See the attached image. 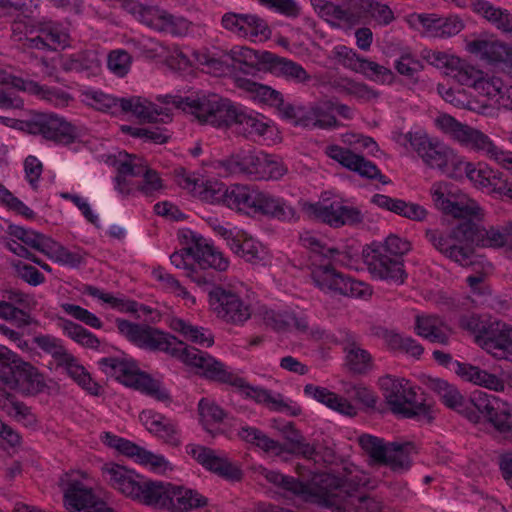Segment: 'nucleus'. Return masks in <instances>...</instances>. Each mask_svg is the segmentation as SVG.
Returning a JSON list of instances; mask_svg holds the SVG:
<instances>
[{
	"label": "nucleus",
	"instance_id": "nucleus-55",
	"mask_svg": "<svg viewBox=\"0 0 512 512\" xmlns=\"http://www.w3.org/2000/svg\"><path fill=\"white\" fill-rule=\"evenodd\" d=\"M142 177L143 180L138 184L137 190L145 196H153L155 192L164 188L163 181L157 171L146 168Z\"/></svg>",
	"mask_w": 512,
	"mask_h": 512
},
{
	"label": "nucleus",
	"instance_id": "nucleus-59",
	"mask_svg": "<svg viewBox=\"0 0 512 512\" xmlns=\"http://www.w3.org/2000/svg\"><path fill=\"white\" fill-rule=\"evenodd\" d=\"M230 249L239 257L244 258L247 262H253L259 259L257 246L254 244L252 239H241V236L237 240H233L230 243Z\"/></svg>",
	"mask_w": 512,
	"mask_h": 512
},
{
	"label": "nucleus",
	"instance_id": "nucleus-29",
	"mask_svg": "<svg viewBox=\"0 0 512 512\" xmlns=\"http://www.w3.org/2000/svg\"><path fill=\"white\" fill-rule=\"evenodd\" d=\"M371 202L380 208L413 221H423L427 216V210L423 206L383 194H375Z\"/></svg>",
	"mask_w": 512,
	"mask_h": 512
},
{
	"label": "nucleus",
	"instance_id": "nucleus-2",
	"mask_svg": "<svg viewBox=\"0 0 512 512\" xmlns=\"http://www.w3.org/2000/svg\"><path fill=\"white\" fill-rule=\"evenodd\" d=\"M162 101L167 104L172 103L176 108L190 113L202 124H210L215 127L236 124L239 126V132L245 136L264 135L269 127L258 117L244 112L241 108L233 105L230 100L222 98L218 94L204 95L196 99L166 95Z\"/></svg>",
	"mask_w": 512,
	"mask_h": 512
},
{
	"label": "nucleus",
	"instance_id": "nucleus-3",
	"mask_svg": "<svg viewBox=\"0 0 512 512\" xmlns=\"http://www.w3.org/2000/svg\"><path fill=\"white\" fill-rule=\"evenodd\" d=\"M328 490L320 497L321 506L334 512H351L365 509L368 512L380 510V503L368 495L364 488L368 481L358 476L339 477L327 475Z\"/></svg>",
	"mask_w": 512,
	"mask_h": 512
},
{
	"label": "nucleus",
	"instance_id": "nucleus-62",
	"mask_svg": "<svg viewBox=\"0 0 512 512\" xmlns=\"http://www.w3.org/2000/svg\"><path fill=\"white\" fill-rule=\"evenodd\" d=\"M65 367L67 374L80 386L89 384L90 374L80 365L77 359L71 354L62 365Z\"/></svg>",
	"mask_w": 512,
	"mask_h": 512
},
{
	"label": "nucleus",
	"instance_id": "nucleus-53",
	"mask_svg": "<svg viewBox=\"0 0 512 512\" xmlns=\"http://www.w3.org/2000/svg\"><path fill=\"white\" fill-rule=\"evenodd\" d=\"M341 166L350 171L358 173L361 177L367 179H377L382 184H388L390 181L381 173L373 162H338Z\"/></svg>",
	"mask_w": 512,
	"mask_h": 512
},
{
	"label": "nucleus",
	"instance_id": "nucleus-1",
	"mask_svg": "<svg viewBox=\"0 0 512 512\" xmlns=\"http://www.w3.org/2000/svg\"><path fill=\"white\" fill-rule=\"evenodd\" d=\"M196 196L211 203H222L238 213L248 216L261 215L281 221H290L296 215L291 206L283 199L269 192L261 191L256 186L231 184L226 186L217 181H202Z\"/></svg>",
	"mask_w": 512,
	"mask_h": 512
},
{
	"label": "nucleus",
	"instance_id": "nucleus-9",
	"mask_svg": "<svg viewBox=\"0 0 512 512\" xmlns=\"http://www.w3.org/2000/svg\"><path fill=\"white\" fill-rule=\"evenodd\" d=\"M146 505L170 512H188L204 507L208 499L198 491L171 483L154 481Z\"/></svg>",
	"mask_w": 512,
	"mask_h": 512
},
{
	"label": "nucleus",
	"instance_id": "nucleus-48",
	"mask_svg": "<svg viewBox=\"0 0 512 512\" xmlns=\"http://www.w3.org/2000/svg\"><path fill=\"white\" fill-rule=\"evenodd\" d=\"M489 423L504 436L512 442V405L502 402L499 407H496V412Z\"/></svg>",
	"mask_w": 512,
	"mask_h": 512
},
{
	"label": "nucleus",
	"instance_id": "nucleus-24",
	"mask_svg": "<svg viewBox=\"0 0 512 512\" xmlns=\"http://www.w3.org/2000/svg\"><path fill=\"white\" fill-rule=\"evenodd\" d=\"M64 502L71 512H115L104 501L98 499L91 488L78 480L72 481L64 493Z\"/></svg>",
	"mask_w": 512,
	"mask_h": 512
},
{
	"label": "nucleus",
	"instance_id": "nucleus-21",
	"mask_svg": "<svg viewBox=\"0 0 512 512\" xmlns=\"http://www.w3.org/2000/svg\"><path fill=\"white\" fill-rule=\"evenodd\" d=\"M426 386L437 393L443 404L465 417L469 422L477 424V416L472 411L471 396L466 397L459 389L441 378L429 377Z\"/></svg>",
	"mask_w": 512,
	"mask_h": 512
},
{
	"label": "nucleus",
	"instance_id": "nucleus-31",
	"mask_svg": "<svg viewBox=\"0 0 512 512\" xmlns=\"http://www.w3.org/2000/svg\"><path fill=\"white\" fill-rule=\"evenodd\" d=\"M431 194L434 205L444 214L451 215L455 219H465L467 216L479 214L480 206L473 200L467 202L451 201L445 198L440 187L432 189Z\"/></svg>",
	"mask_w": 512,
	"mask_h": 512
},
{
	"label": "nucleus",
	"instance_id": "nucleus-41",
	"mask_svg": "<svg viewBox=\"0 0 512 512\" xmlns=\"http://www.w3.org/2000/svg\"><path fill=\"white\" fill-rule=\"evenodd\" d=\"M471 401V408L477 416V423H479L482 418L489 422L496 412V407H499L502 403L497 397L482 391L473 392Z\"/></svg>",
	"mask_w": 512,
	"mask_h": 512
},
{
	"label": "nucleus",
	"instance_id": "nucleus-23",
	"mask_svg": "<svg viewBox=\"0 0 512 512\" xmlns=\"http://www.w3.org/2000/svg\"><path fill=\"white\" fill-rule=\"evenodd\" d=\"M261 475L278 488L290 493L293 496L301 497L304 500H311L321 505L320 495L328 490V485L323 480L324 486L312 487L310 484L300 481L298 478L281 474L277 471L262 468Z\"/></svg>",
	"mask_w": 512,
	"mask_h": 512
},
{
	"label": "nucleus",
	"instance_id": "nucleus-42",
	"mask_svg": "<svg viewBox=\"0 0 512 512\" xmlns=\"http://www.w3.org/2000/svg\"><path fill=\"white\" fill-rule=\"evenodd\" d=\"M361 136V134L346 133L342 136V141L354 146V150L344 149L338 145H329L325 147V154L332 160H366L363 154L357 152V144Z\"/></svg>",
	"mask_w": 512,
	"mask_h": 512
},
{
	"label": "nucleus",
	"instance_id": "nucleus-16",
	"mask_svg": "<svg viewBox=\"0 0 512 512\" xmlns=\"http://www.w3.org/2000/svg\"><path fill=\"white\" fill-rule=\"evenodd\" d=\"M303 209L310 218L322 221L334 228L344 225L354 226L362 223V212L352 206H346L339 202H332L329 205L317 203H305Z\"/></svg>",
	"mask_w": 512,
	"mask_h": 512
},
{
	"label": "nucleus",
	"instance_id": "nucleus-17",
	"mask_svg": "<svg viewBox=\"0 0 512 512\" xmlns=\"http://www.w3.org/2000/svg\"><path fill=\"white\" fill-rule=\"evenodd\" d=\"M209 302L218 317L227 322L243 323L251 316L249 307L243 304L240 297L221 286H215L209 292Z\"/></svg>",
	"mask_w": 512,
	"mask_h": 512
},
{
	"label": "nucleus",
	"instance_id": "nucleus-13",
	"mask_svg": "<svg viewBox=\"0 0 512 512\" xmlns=\"http://www.w3.org/2000/svg\"><path fill=\"white\" fill-rule=\"evenodd\" d=\"M121 384L155 398L164 403L172 401L169 392L161 386L160 381L139 368L138 362L131 357L124 356V363L116 378Z\"/></svg>",
	"mask_w": 512,
	"mask_h": 512
},
{
	"label": "nucleus",
	"instance_id": "nucleus-43",
	"mask_svg": "<svg viewBox=\"0 0 512 512\" xmlns=\"http://www.w3.org/2000/svg\"><path fill=\"white\" fill-rule=\"evenodd\" d=\"M14 87L21 89L23 91H27L31 94L38 95L42 97L43 99H46L48 101H55L56 104L58 103H67L69 100V96L63 92H59L57 90L50 89L46 86H41L35 81L32 80H23L21 78H14L13 80Z\"/></svg>",
	"mask_w": 512,
	"mask_h": 512
},
{
	"label": "nucleus",
	"instance_id": "nucleus-36",
	"mask_svg": "<svg viewBox=\"0 0 512 512\" xmlns=\"http://www.w3.org/2000/svg\"><path fill=\"white\" fill-rule=\"evenodd\" d=\"M460 142L475 151L482 152L483 156L490 159L498 160L499 156L503 154L487 135L469 126Z\"/></svg>",
	"mask_w": 512,
	"mask_h": 512
},
{
	"label": "nucleus",
	"instance_id": "nucleus-39",
	"mask_svg": "<svg viewBox=\"0 0 512 512\" xmlns=\"http://www.w3.org/2000/svg\"><path fill=\"white\" fill-rule=\"evenodd\" d=\"M447 75L453 77L461 85L472 86L474 88H485L488 81L484 79V73L474 66L459 58V63L453 65Z\"/></svg>",
	"mask_w": 512,
	"mask_h": 512
},
{
	"label": "nucleus",
	"instance_id": "nucleus-56",
	"mask_svg": "<svg viewBox=\"0 0 512 512\" xmlns=\"http://www.w3.org/2000/svg\"><path fill=\"white\" fill-rule=\"evenodd\" d=\"M107 64L114 74L122 77L130 68L131 56L124 50H114L109 53Z\"/></svg>",
	"mask_w": 512,
	"mask_h": 512
},
{
	"label": "nucleus",
	"instance_id": "nucleus-45",
	"mask_svg": "<svg viewBox=\"0 0 512 512\" xmlns=\"http://www.w3.org/2000/svg\"><path fill=\"white\" fill-rule=\"evenodd\" d=\"M273 55L274 54L269 51L253 50L249 48L239 69L245 74H253L254 71L269 72Z\"/></svg>",
	"mask_w": 512,
	"mask_h": 512
},
{
	"label": "nucleus",
	"instance_id": "nucleus-51",
	"mask_svg": "<svg viewBox=\"0 0 512 512\" xmlns=\"http://www.w3.org/2000/svg\"><path fill=\"white\" fill-rule=\"evenodd\" d=\"M98 66V60L95 56L87 53H78L61 61V68L66 72L90 71Z\"/></svg>",
	"mask_w": 512,
	"mask_h": 512
},
{
	"label": "nucleus",
	"instance_id": "nucleus-61",
	"mask_svg": "<svg viewBox=\"0 0 512 512\" xmlns=\"http://www.w3.org/2000/svg\"><path fill=\"white\" fill-rule=\"evenodd\" d=\"M300 241L304 247L326 259H332L335 255H339L341 253L338 248H327L325 244L321 243L317 238L313 237L309 233L301 235Z\"/></svg>",
	"mask_w": 512,
	"mask_h": 512
},
{
	"label": "nucleus",
	"instance_id": "nucleus-6",
	"mask_svg": "<svg viewBox=\"0 0 512 512\" xmlns=\"http://www.w3.org/2000/svg\"><path fill=\"white\" fill-rule=\"evenodd\" d=\"M358 443L373 463L387 466L395 473L409 471L413 465L412 456L418 453L414 442H385L383 438L366 433L358 437Z\"/></svg>",
	"mask_w": 512,
	"mask_h": 512
},
{
	"label": "nucleus",
	"instance_id": "nucleus-40",
	"mask_svg": "<svg viewBox=\"0 0 512 512\" xmlns=\"http://www.w3.org/2000/svg\"><path fill=\"white\" fill-rule=\"evenodd\" d=\"M269 72L277 75H283L299 83H305L311 78L301 65L292 60L279 57L276 54L273 55Z\"/></svg>",
	"mask_w": 512,
	"mask_h": 512
},
{
	"label": "nucleus",
	"instance_id": "nucleus-34",
	"mask_svg": "<svg viewBox=\"0 0 512 512\" xmlns=\"http://www.w3.org/2000/svg\"><path fill=\"white\" fill-rule=\"evenodd\" d=\"M458 376L467 382L482 386L494 391H503L504 382L495 374H491L478 366L470 363H463Z\"/></svg>",
	"mask_w": 512,
	"mask_h": 512
},
{
	"label": "nucleus",
	"instance_id": "nucleus-60",
	"mask_svg": "<svg viewBox=\"0 0 512 512\" xmlns=\"http://www.w3.org/2000/svg\"><path fill=\"white\" fill-rule=\"evenodd\" d=\"M121 130L124 133H128L133 137L142 138L145 141L153 142L156 144L165 143L168 139L159 128L148 129V128H136L127 125H123Z\"/></svg>",
	"mask_w": 512,
	"mask_h": 512
},
{
	"label": "nucleus",
	"instance_id": "nucleus-44",
	"mask_svg": "<svg viewBox=\"0 0 512 512\" xmlns=\"http://www.w3.org/2000/svg\"><path fill=\"white\" fill-rule=\"evenodd\" d=\"M432 169H438L442 174L454 180L467 177L473 179L475 164L473 162H427Z\"/></svg>",
	"mask_w": 512,
	"mask_h": 512
},
{
	"label": "nucleus",
	"instance_id": "nucleus-22",
	"mask_svg": "<svg viewBox=\"0 0 512 512\" xmlns=\"http://www.w3.org/2000/svg\"><path fill=\"white\" fill-rule=\"evenodd\" d=\"M426 386L437 393L443 404L465 417L469 422L477 424V416L472 411L471 396L466 397L459 389L441 378L429 377Z\"/></svg>",
	"mask_w": 512,
	"mask_h": 512
},
{
	"label": "nucleus",
	"instance_id": "nucleus-35",
	"mask_svg": "<svg viewBox=\"0 0 512 512\" xmlns=\"http://www.w3.org/2000/svg\"><path fill=\"white\" fill-rule=\"evenodd\" d=\"M243 172L254 175L256 180H278L287 172L281 162H235Z\"/></svg>",
	"mask_w": 512,
	"mask_h": 512
},
{
	"label": "nucleus",
	"instance_id": "nucleus-15",
	"mask_svg": "<svg viewBox=\"0 0 512 512\" xmlns=\"http://www.w3.org/2000/svg\"><path fill=\"white\" fill-rule=\"evenodd\" d=\"M484 219L483 209L480 207L479 214L467 216L466 226L468 232L469 246L475 252V247L499 248L508 245L512 250V223L507 224L502 230L490 227L488 230L482 225Z\"/></svg>",
	"mask_w": 512,
	"mask_h": 512
},
{
	"label": "nucleus",
	"instance_id": "nucleus-19",
	"mask_svg": "<svg viewBox=\"0 0 512 512\" xmlns=\"http://www.w3.org/2000/svg\"><path fill=\"white\" fill-rule=\"evenodd\" d=\"M130 12L137 14L139 20L143 23L172 35H185L190 27V22L184 17L174 16L164 10L153 7L132 4Z\"/></svg>",
	"mask_w": 512,
	"mask_h": 512
},
{
	"label": "nucleus",
	"instance_id": "nucleus-46",
	"mask_svg": "<svg viewBox=\"0 0 512 512\" xmlns=\"http://www.w3.org/2000/svg\"><path fill=\"white\" fill-rule=\"evenodd\" d=\"M39 33L43 34L49 50H57L68 45L69 34L60 24L45 23L39 27Z\"/></svg>",
	"mask_w": 512,
	"mask_h": 512
},
{
	"label": "nucleus",
	"instance_id": "nucleus-54",
	"mask_svg": "<svg viewBox=\"0 0 512 512\" xmlns=\"http://www.w3.org/2000/svg\"><path fill=\"white\" fill-rule=\"evenodd\" d=\"M61 307L66 313L92 328L100 329L102 327L101 320L95 314L81 306L64 303Z\"/></svg>",
	"mask_w": 512,
	"mask_h": 512
},
{
	"label": "nucleus",
	"instance_id": "nucleus-5",
	"mask_svg": "<svg viewBox=\"0 0 512 512\" xmlns=\"http://www.w3.org/2000/svg\"><path fill=\"white\" fill-rule=\"evenodd\" d=\"M6 360L0 365V382L24 396H36L40 393L58 391V384L49 379L30 362L24 361L19 355L10 350L6 352Z\"/></svg>",
	"mask_w": 512,
	"mask_h": 512
},
{
	"label": "nucleus",
	"instance_id": "nucleus-8",
	"mask_svg": "<svg viewBox=\"0 0 512 512\" xmlns=\"http://www.w3.org/2000/svg\"><path fill=\"white\" fill-rule=\"evenodd\" d=\"M15 127L63 145L73 143L78 137L76 126L54 113L30 111L25 118L16 120Z\"/></svg>",
	"mask_w": 512,
	"mask_h": 512
},
{
	"label": "nucleus",
	"instance_id": "nucleus-12",
	"mask_svg": "<svg viewBox=\"0 0 512 512\" xmlns=\"http://www.w3.org/2000/svg\"><path fill=\"white\" fill-rule=\"evenodd\" d=\"M102 472L113 488L146 505L154 481L116 463H106Z\"/></svg>",
	"mask_w": 512,
	"mask_h": 512
},
{
	"label": "nucleus",
	"instance_id": "nucleus-50",
	"mask_svg": "<svg viewBox=\"0 0 512 512\" xmlns=\"http://www.w3.org/2000/svg\"><path fill=\"white\" fill-rule=\"evenodd\" d=\"M234 387H236L239 392L245 395L248 398H252L256 403L274 406V401H276L277 397H273L269 390L250 385L244 378L240 377V379H235Z\"/></svg>",
	"mask_w": 512,
	"mask_h": 512
},
{
	"label": "nucleus",
	"instance_id": "nucleus-30",
	"mask_svg": "<svg viewBox=\"0 0 512 512\" xmlns=\"http://www.w3.org/2000/svg\"><path fill=\"white\" fill-rule=\"evenodd\" d=\"M310 276L314 285L324 293L341 295L343 292L346 275L337 271L331 263L315 266Z\"/></svg>",
	"mask_w": 512,
	"mask_h": 512
},
{
	"label": "nucleus",
	"instance_id": "nucleus-38",
	"mask_svg": "<svg viewBox=\"0 0 512 512\" xmlns=\"http://www.w3.org/2000/svg\"><path fill=\"white\" fill-rule=\"evenodd\" d=\"M0 408L17 421L25 422L26 425L35 423V417L31 410L23 402L17 401L15 395L0 386Z\"/></svg>",
	"mask_w": 512,
	"mask_h": 512
},
{
	"label": "nucleus",
	"instance_id": "nucleus-7",
	"mask_svg": "<svg viewBox=\"0 0 512 512\" xmlns=\"http://www.w3.org/2000/svg\"><path fill=\"white\" fill-rule=\"evenodd\" d=\"M379 383L383 396L394 414L428 424L434 420L430 405L412 402L415 393L406 387L407 380L394 379L387 375L380 378Z\"/></svg>",
	"mask_w": 512,
	"mask_h": 512
},
{
	"label": "nucleus",
	"instance_id": "nucleus-64",
	"mask_svg": "<svg viewBox=\"0 0 512 512\" xmlns=\"http://www.w3.org/2000/svg\"><path fill=\"white\" fill-rule=\"evenodd\" d=\"M350 369L356 373H364L368 363L370 362V354L352 344L347 354Z\"/></svg>",
	"mask_w": 512,
	"mask_h": 512
},
{
	"label": "nucleus",
	"instance_id": "nucleus-14",
	"mask_svg": "<svg viewBox=\"0 0 512 512\" xmlns=\"http://www.w3.org/2000/svg\"><path fill=\"white\" fill-rule=\"evenodd\" d=\"M172 356L179 358L189 366L201 369L202 373L200 375L206 379L231 386H234L235 379H240V377L228 372L222 362L195 347L186 346L182 350H175L172 352Z\"/></svg>",
	"mask_w": 512,
	"mask_h": 512
},
{
	"label": "nucleus",
	"instance_id": "nucleus-26",
	"mask_svg": "<svg viewBox=\"0 0 512 512\" xmlns=\"http://www.w3.org/2000/svg\"><path fill=\"white\" fill-rule=\"evenodd\" d=\"M282 434L285 442L280 443L282 453H289L302 456L308 460L314 459L319 453L314 445L308 443L300 430L296 429L293 422H288L282 426H275Z\"/></svg>",
	"mask_w": 512,
	"mask_h": 512
},
{
	"label": "nucleus",
	"instance_id": "nucleus-20",
	"mask_svg": "<svg viewBox=\"0 0 512 512\" xmlns=\"http://www.w3.org/2000/svg\"><path fill=\"white\" fill-rule=\"evenodd\" d=\"M426 386L437 393L443 404L465 417L469 422L477 424V416L472 411L471 396L466 397L459 389L441 378L429 377Z\"/></svg>",
	"mask_w": 512,
	"mask_h": 512
},
{
	"label": "nucleus",
	"instance_id": "nucleus-33",
	"mask_svg": "<svg viewBox=\"0 0 512 512\" xmlns=\"http://www.w3.org/2000/svg\"><path fill=\"white\" fill-rule=\"evenodd\" d=\"M144 418H147L145 423L150 433L155 434L170 445L178 446L180 444V441L175 436L177 433L176 425L165 415L143 411L140 414V419L143 420Z\"/></svg>",
	"mask_w": 512,
	"mask_h": 512
},
{
	"label": "nucleus",
	"instance_id": "nucleus-58",
	"mask_svg": "<svg viewBox=\"0 0 512 512\" xmlns=\"http://www.w3.org/2000/svg\"><path fill=\"white\" fill-rule=\"evenodd\" d=\"M436 125L459 142L468 128V125L458 122L454 117L447 114L439 116L436 119Z\"/></svg>",
	"mask_w": 512,
	"mask_h": 512
},
{
	"label": "nucleus",
	"instance_id": "nucleus-57",
	"mask_svg": "<svg viewBox=\"0 0 512 512\" xmlns=\"http://www.w3.org/2000/svg\"><path fill=\"white\" fill-rule=\"evenodd\" d=\"M244 20L246 21V37L261 36L264 40L271 37L272 31L264 19L257 15L247 14Z\"/></svg>",
	"mask_w": 512,
	"mask_h": 512
},
{
	"label": "nucleus",
	"instance_id": "nucleus-4",
	"mask_svg": "<svg viewBox=\"0 0 512 512\" xmlns=\"http://www.w3.org/2000/svg\"><path fill=\"white\" fill-rule=\"evenodd\" d=\"M411 244L395 234H390L384 243H372L363 248L362 257L369 272L382 280L402 284L407 278L401 257L409 252Z\"/></svg>",
	"mask_w": 512,
	"mask_h": 512
},
{
	"label": "nucleus",
	"instance_id": "nucleus-63",
	"mask_svg": "<svg viewBox=\"0 0 512 512\" xmlns=\"http://www.w3.org/2000/svg\"><path fill=\"white\" fill-rule=\"evenodd\" d=\"M341 295L367 299L372 295V288L368 284L354 280L346 275Z\"/></svg>",
	"mask_w": 512,
	"mask_h": 512
},
{
	"label": "nucleus",
	"instance_id": "nucleus-10",
	"mask_svg": "<svg viewBox=\"0 0 512 512\" xmlns=\"http://www.w3.org/2000/svg\"><path fill=\"white\" fill-rule=\"evenodd\" d=\"M470 228L466 226L465 219H457V223L447 235L436 229H428L426 238L432 246L445 257L461 266L473 265L471 260L474 251L471 250L468 240Z\"/></svg>",
	"mask_w": 512,
	"mask_h": 512
},
{
	"label": "nucleus",
	"instance_id": "nucleus-25",
	"mask_svg": "<svg viewBox=\"0 0 512 512\" xmlns=\"http://www.w3.org/2000/svg\"><path fill=\"white\" fill-rule=\"evenodd\" d=\"M405 139L412 149L423 160H449L455 157L454 150L436 137L429 136L425 131L408 132Z\"/></svg>",
	"mask_w": 512,
	"mask_h": 512
},
{
	"label": "nucleus",
	"instance_id": "nucleus-49",
	"mask_svg": "<svg viewBox=\"0 0 512 512\" xmlns=\"http://www.w3.org/2000/svg\"><path fill=\"white\" fill-rule=\"evenodd\" d=\"M33 341L45 353L50 354L55 360H57L58 366L62 365V363L71 355L61 344V341L53 336L40 335L34 337Z\"/></svg>",
	"mask_w": 512,
	"mask_h": 512
},
{
	"label": "nucleus",
	"instance_id": "nucleus-47",
	"mask_svg": "<svg viewBox=\"0 0 512 512\" xmlns=\"http://www.w3.org/2000/svg\"><path fill=\"white\" fill-rule=\"evenodd\" d=\"M64 332L75 342L91 349H97L100 341L90 331L71 320H63Z\"/></svg>",
	"mask_w": 512,
	"mask_h": 512
},
{
	"label": "nucleus",
	"instance_id": "nucleus-28",
	"mask_svg": "<svg viewBox=\"0 0 512 512\" xmlns=\"http://www.w3.org/2000/svg\"><path fill=\"white\" fill-rule=\"evenodd\" d=\"M185 256H192L201 269L213 268L216 271H225L229 266V261L223 254L216 250L212 245H202L199 240H195V247H185L179 251Z\"/></svg>",
	"mask_w": 512,
	"mask_h": 512
},
{
	"label": "nucleus",
	"instance_id": "nucleus-37",
	"mask_svg": "<svg viewBox=\"0 0 512 512\" xmlns=\"http://www.w3.org/2000/svg\"><path fill=\"white\" fill-rule=\"evenodd\" d=\"M117 451L127 457H136L138 463L143 465H150L153 469L165 467L168 464L162 455H156L124 438L121 441Z\"/></svg>",
	"mask_w": 512,
	"mask_h": 512
},
{
	"label": "nucleus",
	"instance_id": "nucleus-18",
	"mask_svg": "<svg viewBox=\"0 0 512 512\" xmlns=\"http://www.w3.org/2000/svg\"><path fill=\"white\" fill-rule=\"evenodd\" d=\"M186 450L206 470L219 477L231 482H239L243 479V471L227 458L217 456L213 449L190 444Z\"/></svg>",
	"mask_w": 512,
	"mask_h": 512
},
{
	"label": "nucleus",
	"instance_id": "nucleus-52",
	"mask_svg": "<svg viewBox=\"0 0 512 512\" xmlns=\"http://www.w3.org/2000/svg\"><path fill=\"white\" fill-rule=\"evenodd\" d=\"M505 326L506 324L501 321L484 322V327L476 338L477 340H483L486 347L498 349L497 344L502 339Z\"/></svg>",
	"mask_w": 512,
	"mask_h": 512
},
{
	"label": "nucleus",
	"instance_id": "nucleus-27",
	"mask_svg": "<svg viewBox=\"0 0 512 512\" xmlns=\"http://www.w3.org/2000/svg\"><path fill=\"white\" fill-rule=\"evenodd\" d=\"M468 50L490 63H504L512 73V48L497 40H474Z\"/></svg>",
	"mask_w": 512,
	"mask_h": 512
},
{
	"label": "nucleus",
	"instance_id": "nucleus-32",
	"mask_svg": "<svg viewBox=\"0 0 512 512\" xmlns=\"http://www.w3.org/2000/svg\"><path fill=\"white\" fill-rule=\"evenodd\" d=\"M343 49L345 50V53L341 52L339 54L344 55V57L349 61L348 65L353 70L361 72L372 79H379L383 83L392 82L394 74L390 69L379 65L376 62L362 58L351 50L348 51L346 47H343Z\"/></svg>",
	"mask_w": 512,
	"mask_h": 512
},
{
	"label": "nucleus",
	"instance_id": "nucleus-11",
	"mask_svg": "<svg viewBox=\"0 0 512 512\" xmlns=\"http://www.w3.org/2000/svg\"><path fill=\"white\" fill-rule=\"evenodd\" d=\"M116 324L119 333L135 346L149 351H163L172 355L175 350L182 348H171L172 342L184 343L175 336L165 333L158 328L148 324L133 323L129 320L117 318Z\"/></svg>",
	"mask_w": 512,
	"mask_h": 512
}]
</instances>
